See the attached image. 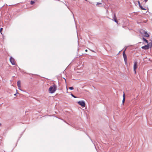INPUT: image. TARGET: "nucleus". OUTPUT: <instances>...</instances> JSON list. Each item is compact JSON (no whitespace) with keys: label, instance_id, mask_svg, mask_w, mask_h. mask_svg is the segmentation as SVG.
Instances as JSON below:
<instances>
[{"label":"nucleus","instance_id":"9","mask_svg":"<svg viewBox=\"0 0 152 152\" xmlns=\"http://www.w3.org/2000/svg\"><path fill=\"white\" fill-rule=\"evenodd\" d=\"M146 31L142 29H141L140 30V33L142 34H144L145 32Z\"/></svg>","mask_w":152,"mask_h":152},{"label":"nucleus","instance_id":"13","mask_svg":"<svg viewBox=\"0 0 152 152\" xmlns=\"http://www.w3.org/2000/svg\"><path fill=\"white\" fill-rule=\"evenodd\" d=\"M34 3H35V2L34 1H31L30 4H31L32 5V4H34Z\"/></svg>","mask_w":152,"mask_h":152},{"label":"nucleus","instance_id":"12","mask_svg":"<svg viewBox=\"0 0 152 152\" xmlns=\"http://www.w3.org/2000/svg\"><path fill=\"white\" fill-rule=\"evenodd\" d=\"M139 7L140 8L141 10H146V9L144 8L141 5H140Z\"/></svg>","mask_w":152,"mask_h":152},{"label":"nucleus","instance_id":"18","mask_svg":"<svg viewBox=\"0 0 152 152\" xmlns=\"http://www.w3.org/2000/svg\"><path fill=\"white\" fill-rule=\"evenodd\" d=\"M125 101V99H123V100L122 101V102H123V104H124V103Z\"/></svg>","mask_w":152,"mask_h":152},{"label":"nucleus","instance_id":"6","mask_svg":"<svg viewBox=\"0 0 152 152\" xmlns=\"http://www.w3.org/2000/svg\"><path fill=\"white\" fill-rule=\"evenodd\" d=\"M10 61L11 63L12 64V65H15V59L12 58V57H10Z\"/></svg>","mask_w":152,"mask_h":152},{"label":"nucleus","instance_id":"14","mask_svg":"<svg viewBox=\"0 0 152 152\" xmlns=\"http://www.w3.org/2000/svg\"><path fill=\"white\" fill-rule=\"evenodd\" d=\"M102 4V3H97L96 4V5L97 6H99V5H101Z\"/></svg>","mask_w":152,"mask_h":152},{"label":"nucleus","instance_id":"20","mask_svg":"<svg viewBox=\"0 0 152 152\" xmlns=\"http://www.w3.org/2000/svg\"><path fill=\"white\" fill-rule=\"evenodd\" d=\"M71 95L74 98H76V97L74 95L72 94H71Z\"/></svg>","mask_w":152,"mask_h":152},{"label":"nucleus","instance_id":"4","mask_svg":"<svg viewBox=\"0 0 152 152\" xmlns=\"http://www.w3.org/2000/svg\"><path fill=\"white\" fill-rule=\"evenodd\" d=\"M78 103L81 105L82 107H84L85 106L86 104L84 101H79L78 102Z\"/></svg>","mask_w":152,"mask_h":152},{"label":"nucleus","instance_id":"10","mask_svg":"<svg viewBox=\"0 0 152 152\" xmlns=\"http://www.w3.org/2000/svg\"><path fill=\"white\" fill-rule=\"evenodd\" d=\"M144 37H149V34H148V33L146 31L144 34Z\"/></svg>","mask_w":152,"mask_h":152},{"label":"nucleus","instance_id":"23","mask_svg":"<svg viewBox=\"0 0 152 152\" xmlns=\"http://www.w3.org/2000/svg\"><path fill=\"white\" fill-rule=\"evenodd\" d=\"M87 51H88V50L87 49L86 50H85L86 52H87Z\"/></svg>","mask_w":152,"mask_h":152},{"label":"nucleus","instance_id":"8","mask_svg":"<svg viewBox=\"0 0 152 152\" xmlns=\"http://www.w3.org/2000/svg\"><path fill=\"white\" fill-rule=\"evenodd\" d=\"M113 20H114L117 23H118V21L117 20V18L115 15V14L113 17Z\"/></svg>","mask_w":152,"mask_h":152},{"label":"nucleus","instance_id":"22","mask_svg":"<svg viewBox=\"0 0 152 152\" xmlns=\"http://www.w3.org/2000/svg\"><path fill=\"white\" fill-rule=\"evenodd\" d=\"M64 79L65 80V82L66 83V80L64 78Z\"/></svg>","mask_w":152,"mask_h":152},{"label":"nucleus","instance_id":"3","mask_svg":"<svg viewBox=\"0 0 152 152\" xmlns=\"http://www.w3.org/2000/svg\"><path fill=\"white\" fill-rule=\"evenodd\" d=\"M125 50L123 52V55L125 63L126 64L127 63V56L125 53Z\"/></svg>","mask_w":152,"mask_h":152},{"label":"nucleus","instance_id":"15","mask_svg":"<svg viewBox=\"0 0 152 152\" xmlns=\"http://www.w3.org/2000/svg\"><path fill=\"white\" fill-rule=\"evenodd\" d=\"M69 89L70 90H72L74 88L73 87H70L69 88Z\"/></svg>","mask_w":152,"mask_h":152},{"label":"nucleus","instance_id":"5","mask_svg":"<svg viewBox=\"0 0 152 152\" xmlns=\"http://www.w3.org/2000/svg\"><path fill=\"white\" fill-rule=\"evenodd\" d=\"M137 68V62H135L134 63L133 67L134 71L135 73H136V69Z\"/></svg>","mask_w":152,"mask_h":152},{"label":"nucleus","instance_id":"16","mask_svg":"<svg viewBox=\"0 0 152 152\" xmlns=\"http://www.w3.org/2000/svg\"><path fill=\"white\" fill-rule=\"evenodd\" d=\"M3 28H0V32H1V34H2H2L1 33V31H2V30H3Z\"/></svg>","mask_w":152,"mask_h":152},{"label":"nucleus","instance_id":"2","mask_svg":"<svg viewBox=\"0 0 152 152\" xmlns=\"http://www.w3.org/2000/svg\"><path fill=\"white\" fill-rule=\"evenodd\" d=\"M152 46V43H149L147 45H145L144 46L142 47L141 48L145 50H148L149 48H151Z\"/></svg>","mask_w":152,"mask_h":152},{"label":"nucleus","instance_id":"11","mask_svg":"<svg viewBox=\"0 0 152 152\" xmlns=\"http://www.w3.org/2000/svg\"><path fill=\"white\" fill-rule=\"evenodd\" d=\"M142 39L143 40L145 41V42H146L147 43H148V41L146 40L144 38H142Z\"/></svg>","mask_w":152,"mask_h":152},{"label":"nucleus","instance_id":"19","mask_svg":"<svg viewBox=\"0 0 152 152\" xmlns=\"http://www.w3.org/2000/svg\"><path fill=\"white\" fill-rule=\"evenodd\" d=\"M138 3L139 6H140V5H141L139 1H138Z\"/></svg>","mask_w":152,"mask_h":152},{"label":"nucleus","instance_id":"24","mask_svg":"<svg viewBox=\"0 0 152 152\" xmlns=\"http://www.w3.org/2000/svg\"><path fill=\"white\" fill-rule=\"evenodd\" d=\"M1 124H0V126H1Z\"/></svg>","mask_w":152,"mask_h":152},{"label":"nucleus","instance_id":"7","mask_svg":"<svg viewBox=\"0 0 152 152\" xmlns=\"http://www.w3.org/2000/svg\"><path fill=\"white\" fill-rule=\"evenodd\" d=\"M17 85L18 87V89L21 90L20 89V88L21 87V83L20 80H18V81L17 82Z\"/></svg>","mask_w":152,"mask_h":152},{"label":"nucleus","instance_id":"17","mask_svg":"<svg viewBox=\"0 0 152 152\" xmlns=\"http://www.w3.org/2000/svg\"><path fill=\"white\" fill-rule=\"evenodd\" d=\"M123 99H125V94L124 93V94H123Z\"/></svg>","mask_w":152,"mask_h":152},{"label":"nucleus","instance_id":"21","mask_svg":"<svg viewBox=\"0 0 152 152\" xmlns=\"http://www.w3.org/2000/svg\"><path fill=\"white\" fill-rule=\"evenodd\" d=\"M145 2H146L148 0H144Z\"/></svg>","mask_w":152,"mask_h":152},{"label":"nucleus","instance_id":"1","mask_svg":"<svg viewBox=\"0 0 152 152\" xmlns=\"http://www.w3.org/2000/svg\"><path fill=\"white\" fill-rule=\"evenodd\" d=\"M57 89V86L55 85L51 86L48 89L49 93L51 94L53 93L56 91Z\"/></svg>","mask_w":152,"mask_h":152}]
</instances>
